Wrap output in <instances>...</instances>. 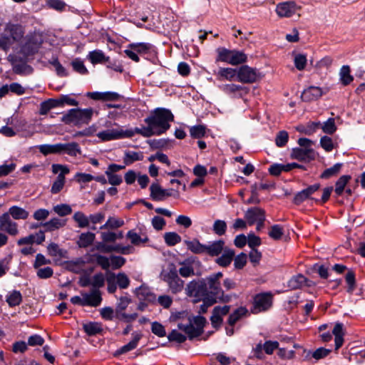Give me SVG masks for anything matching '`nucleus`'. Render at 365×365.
<instances>
[{"label": "nucleus", "mask_w": 365, "mask_h": 365, "mask_svg": "<svg viewBox=\"0 0 365 365\" xmlns=\"http://www.w3.org/2000/svg\"><path fill=\"white\" fill-rule=\"evenodd\" d=\"M223 274L221 272L213 273L206 278L194 279L185 288L186 294L193 298L195 302L210 297H219L221 302H227L230 297L224 294L220 287V279Z\"/></svg>", "instance_id": "1"}, {"label": "nucleus", "mask_w": 365, "mask_h": 365, "mask_svg": "<svg viewBox=\"0 0 365 365\" xmlns=\"http://www.w3.org/2000/svg\"><path fill=\"white\" fill-rule=\"evenodd\" d=\"M173 119L174 116L170 110L158 108L144 120L147 125L152 126L156 135H160L170 128V122Z\"/></svg>", "instance_id": "2"}, {"label": "nucleus", "mask_w": 365, "mask_h": 365, "mask_svg": "<svg viewBox=\"0 0 365 365\" xmlns=\"http://www.w3.org/2000/svg\"><path fill=\"white\" fill-rule=\"evenodd\" d=\"M93 113L92 108H72L63 115L61 120L66 124L87 125L91 122Z\"/></svg>", "instance_id": "3"}, {"label": "nucleus", "mask_w": 365, "mask_h": 365, "mask_svg": "<svg viewBox=\"0 0 365 365\" xmlns=\"http://www.w3.org/2000/svg\"><path fill=\"white\" fill-rule=\"evenodd\" d=\"M104 126L106 130L100 131L96 135L101 141L106 142L133 136L132 130H123L122 127L116 123L106 120Z\"/></svg>", "instance_id": "4"}, {"label": "nucleus", "mask_w": 365, "mask_h": 365, "mask_svg": "<svg viewBox=\"0 0 365 365\" xmlns=\"http://www.w3.org/2000/svg\"><path fill=\"white\" fill-rule=\"evenodd\" d=\"M23 27L19 24L8 23L4 28V35L9 34L10 37L0 36V48L4 51L9 49L11 46L19 41L24 36Z\"/></svg>", "instance_id": "5"}, {"label": "nucleus", "mask_w": 365, "mask_h": 365, "mask_svg": "<svg viewBox=\"0 0 365 365\" xmlns=\"http://www.w3.org/2000/svg\"><path fill=\"white\" fill-rule=\"evenodd\" d=\"M217 52V61L225 62L233 66L243 63L247 59V55L241 51L219 48Z\"/></svg>", "instance_id": "6"}, {"label": "nucleus", "mask_w": 365, "mask_h": 365, "mask_svg": "<svg viewBox=\"0 0 365 365\" xmlns=\"http://www.w3.org/2000/svg\"><path fill=\"white\" fill-rule=\"evenodd\" d=\"M160 278L168 284L173 293L176 294L182 290L184 282L178 277V271L173 265L166 270H163Z\"/></svg>", "instance_id": "7"}, {"label": "nucleus", "mask_w": 365, "mask_h": 365, "mask_svg": "<svg viewBox=\"0 0 365 365\" xmlns=\"http://www.w3.org/2000/svg\"><path fill=\"white\" fill-rule=\"evenodd\" d=\"M51 170L53 173L58 174V176L51 186V192L53 194H57L63 188L65 176L69 173L70 170L67 165L61 164H53Z\"/></svg>", "instance_id": "8"}, {"label": "nucleus", "mask_w": 365, "mask_h": 365, "mask_svg": "<svg viewBox=\"0 0 365 365\" xmlns=\"http://www.w3.org/2000/svg\"><path fill=\"white\" fill-rule=\"evenodd\" d=\"M273 296L270 292L260 293L255 295L253 306L251 309L252 314L265 312L272 306Z\"/></svg>", "instance_id": "9"}, {"label": "nucleus", "mask_w": 365, "mask_h": 365, "mask_svg": "<svg viewBox=\"0 0 365 365\" xmlns=\"http://www.w3.org/2000/svg\"><path fill=\"white\" fill-rule=\"evenodd\" d=\"M260 73L248 66H242L237 69V79L243 83H252L260 79Z\"/></svg>", "instance_id": "10"}, {"label": "nucleus", "mask_w": 365, "mask_h": 365, "mask_svg": "<svg viewBox=\"0 0 365 365\" xmlns=\"http://www.w3.org/2000/svg\"><path fill=\"white\" fill-rule=\"evenodd\" d=\"M131 302V299L128 295L122 296L118 299L115 308V317L125 322H131L137 318V314H128L123 312Z\"/></svg>", "instance_id": "11"}, {"label": "nucleus", "mask_w": 365, "mask_h": 365, "mask_svg": "<svg viewBox=\"0 0 365 365\" xmlns=\"http://www.w3.org/2000/svg\"><path fill=\"white\" fill-rule=\"evenodd\" d=\"M332 334L334 336L335 349L337 350L344 343V331L343 324L340 322L336 323L332 330V334L329 332L322 334L321 335L322 339L325 342L329 341L332 339Z\"/></svg>", "instance_id": "12"}, {"label": "nucleus", "mask_w": 365, "mask_h": 365, "mask_svg": "<svg viewBox=\"0 0 365 365\" xmlns=\"http://www.w3.org/2000/svg\"><path fill=\"white\" fill-rule=\"evenodd\" d=\"M41 42L36 34H29L24 38V43L21 47V52L25 56L34 55L40 47Z\"/></svg>", "instance_id": "13"}, {"label": "nucleus", "mask_w": 365, "mask_h": 365, "mask_svg": "<svg viewBox=\"0 0 365 365\" xmlns=\"http://www.w3.org/2000/svg\"><path fill=\"white\" fill-rule=\"evenodd\" d=\"M11 217L7 212L0 216V231H4L11 236H16L19 234L18 225Z\"/></svg>", "instance_id": "14"}, {"label": "nucleus", "mask_w": 365, "mask_h": 365, "mask_svg": "<svg viewBox=\"0 0 365 365\" xmlns=\"http://www.w3.org/2000/svg\"><path fill=\"white\" fill-rule=\"evenodd\" d=\"M299 7L294 1H285L277 5L276 12L280 17H290L294 14Z\"/></svg>", "instance_id": "15"}, {"label": "nucleus", "mask_w": 365, "mask_h": 365, "mask_svg": "<svg viewBox=\"0 0 365 365\" xmlns=\"http://www.w3.org/2000/svg\"><path fill=\"white\" fill-rule=\"evenodd\" d=\"M45 238L44 231L40 230L35 234H31L19 239L16 243L19 246L32 245L34 243L41 245L45 241Z\"/></svg>", "instance_id": "16"}, {"label": "nucleus", "mask_w": 365, "mask_h": 365, "mask_svg": "<svg viewBox=\"0 0 365 365\" xmlns=\"http://www.w3.org/2000/svg\"><path fill=\"white\" fill-rule=\"evenodd\" d=\"M290 156L297 160L309 161L314 159L315 153L313 149L294 148L292 150Z\"/></svg>", "instance_id": "17"}, {"label": "nucleus", "mask_w": 365, "mask_h": 365, "mask_svg": "<svg viewBox=\"0 0 365 365\" xmlns=\"http://www.w3.org/2000/svg\"><path fill=\"white\" fill-rule=\"evenodd\" d=\"M245 217L247 223L252 225L259 220H265V213L264 210L259 207H251L246 211Z\"/></svg>", "instance_id": "18"}, {"label": "nucleus", "mask_w": 365, "mask_h": 365, "mask_svg": "<svg viewBox=\"0 0 365 365\" xmlns=\"http://www.w3.org/2000/svg\"><path fill=\"white\" fill-rule=\"evenodd\" d=\"M59 155L67 154L71 157H76L81 153L79 145L76 142L68 143H58Z\"/></svg>", "instance_id": "19"}, {"label": "nucleus", "mask_w": 365, "mask_h": 365, "mask_svg": "<svg viewBox=\"0 0 365 365\" xmlns=\"http://www.w3.org/2000/svg\"><path fill=\"white\" fill-rule=\"evenodd\" d=\"M142 336L143 334L140 332H133L132 340L125 345L120 347L119 349H118L117 354H123L135 349L138 346L139 341L142 339Z\"/></svg>", "instance_id": "20"}, {"label": "nucleus", "mask_w": 365, "mask_h": 365, "mask_svg": "<svg viewBox=\"0 0 365 365\" xmlns=\"http://www.w3.org/2000/svg\"><path fill=\"white\" fill-rule=\"evenodd\" d=\"M323 95L321 88L317 86H310L304 89L302 93V98L304 101H312L317 100Z\"/></svg>", "instance_id": "21"}, {"label": "nucleus", "mask_w": 365, "mask_h": 365, "mask_svg": "<svg viewBox=\"0 0 365 365\" xmlns=\"http://www.w3.org/2000/svg\"><path fill=\"white\" fill-rule=\"evenodd\" d=\"M216 78L219 81H232L237 77V69L232 68H220L214 72Z\"/></svg>", "instance_id": "22"}, {"label": "nucleus", "mask_w": 365, "mask_h": 365, "mask_svg": "<svg viewBox=\"0 0 365 365\" xmlns=\"http://www.w3.org/2000/svg\"><path fill=\"white\" fill-rule=\"evenodd\" d=\"M330 353V350L320 347L315 350L314 351H312L311 350H304V358L305 360L311 361L312 359L315 360H319L321 359L324 358Z\"/></svg>", "instance_id": "23"}, {"label": "nucleus", "mask_w": 365, "mask_h": 365, "mask_svg": "<svg viewBox=\"0 0 365 365\" xmlns=\"http://www.w3.org/2000/svg\"><path fill=\"white\" fill-rule=\"evenodd\" d=\"M86 306L98 307L102 301L101 293L98 290L94 289L90 293H83Z\"/></svg>", "instance_id": "24"}, {"label": "nucleus", "mask_w": 365, "mask_h": 365, "mask_svg": "<svg viewBox=\"0 0 365 365\" xmlns=\"http://www.w3.org/2000/svg\"><path fill=\"white\" fill-rule=\"evenodd\" d=\"M126 237L130 240V243L135 246H139L149 240L145 234L138 235L134 230H129L126 234Z\"/></svg>", "instance_id": "25"}, {"label": "nucleus", "mask_w": 365, "mask_h": 365, "mask_svg": "<svg viewBox=\"0 0 365 365\" xmlns=\"http://www.w3.org/2000/svg\"><path fill=\"white\" fill-rule=\"evenodd\" d=\"M9 215L16 220H26L29 216V212L25 209L14 205L11 206L7 212Z\"/></svg>", "instance_id": "26"}, {"label": "nucleus", "mask_w": 365, "mask_h": 365, "mask_svg": "<svg viewBox=\"0 0 365 365\" xmlns=\"http://www.w3.org/2000/svg\"><path fill=\"white\" fill-rule=\"evenodd\" d=\"M225 242L223 240H217L208 245H205V253L211 256H217L224 250Z\"/></svg>", "instance_id": "27"}, {"label": "nucleus", "mask_w": 365, "mask_h": 365, "mask_svg": "<svg viewBox=\"0 0 365 365\" xmlns=\"http://www.w3.org/2000/svg\"><path fill=\"white\" fill-rule=\"evenodd\" d=\"M66 223V221L65 220L53 217L44 223H41V226L46 228V231L52 232L64 227Z\"/></svg>", "instance_id": "28"}, {"label": "nucleus", "mask_w": 365, "mask_h": 365, "mask_svg": "<svg viewBox=\"0 0 365 365\" xmlns=\"http://www.w3.org/2000/svg\"><path fill=\"white\" fill-rule=\"evenodd\" d=\"M8 61L11 62V63L13 65L14 71L16 73H22L26 69H31V68L27 66L25 63H19V62L20 61L19 58L15 55H9Z\"/></svg>", "instance_id": "29"}, {"label": "nucleus", "mask_w": 365, "mask_h": 365, "mask_svg": "<svg viewBox=\"0 0 365 365\" xmlns=\"http://www.w3.org/2000/svg\"><path fill=\"white\" fill-rule=\"evenodd\" d=\"M135 294L140 300L151 302L155 299L154 294L150 289L146 286L142 285L135 289Z\"/></svg>", "instance_id": "30"}, {"label": "nucleus", "mask_w": 365, "mask_h": 365, "mask_svg": "<svg viewBox=\"0 0 365 365\" xmlns=\"http://www.w3.org/2000/svg\"><path fill=\"white\" fill-rule=\"evenodd\" d=\"M178 327L179 329L183 331L190 339L199 336L201 334L194 326L192 321H189V323L187 324L180 323Z\"/></svg>", "instance_id": "31"}, {"label": "nucleus", "mask_w": 365, "mask_h": 365, "mask_svg": "<svg viewBox=\"0 0 365 365\" xmlns=\"http://www.w3.org/2000/svg\"><path fill=\"white\" fill-rule=\"evenodd\" d=\"M88 58L93 64L102 63L108 61V57L106 56L101 50H94L89 52Z\"/></svg>", "instance_id": "32"}, {"label": "nucleus", "mask_w": 365, "mask_h": 365, "mask_svg": "<svg viewBox=\"0 0 365 365\" xmlns=\"http://www.w3.org/2000/svg\"><path fill=\"white\" fill-rule=\"evenodd\" d=\"M124 225L123 220L115 217H109L106 222L105 224L101 226V230H106V229H118Z\"/></svg>", "instance_id": "33"}, {"label": "nucleus", "mask_w": 365, "mask_h": 365, "mask_svg": "<svg viewBox=\"0 0 365 365\" xmlns=\"http://www.w3.org/2000/svg\"><path fill=\"white\" fill-rule=\"evenodd\" d=\"M185 244L192 252L195 254L205 253V245L201 244L197 240H185Z\"/></svg>", "instance_id": "34"}, {"label": "nucleus", "mask_w": 365, "mask_h": 365, "mask_svg": "<svg viewBox=\"0 0 365 365\" xmlns=\"http://www.w3.org/2000/svg\"><path fill=\"white\" fill-rule=\"evenodd\" d=\"M243 87L240 85L233 83L226 84L221 87L222 91L227 95L232 97H238L241 96V91Z\"/></svg>", "instance_id": "35"}, {"label": "nucleus", "mask_w": 365, "mask_h": 365, "mask_svg": "<svg viewBox=\"0 0 365 365\" xmlns=\"http://www.w3.org/2000/svg\"><path fill=\"white\" fill-rule=\"evenodd\" d=\"M235 256V252L232 250L225 249L222 256L217 259V263L222 267L229 265Z\"/></svg>", "instance_id": "36"}, {"label": "nucleus", "mask_w": 365, "mask_h": 365, "mask_svg": "<svg viewBox=\"0 0 365 365\" xmlns=\"http://www.w3.org/2000/svg\"><path fill=\"white\" fill-rule=\"evenodd\" d=\"M38 150L43 155H48L51 154H58L59 148L58 143L56 144H42L38 145Z\"/></svg>", "instance_id": "37"}, {"label": "nucleus", "mask_w": 365, "mask_h": 365, "mask_svg": "<svg viewBox=\"0 0 365 365\" xmlns=\"http://www.w3.org/2000/svg\"><path fill=\"white\" fill-rule=\"evenodd\" d=\"M351 70L349 66H343L339 72L340 81L344 86H347L350 84L353 80L354 77L351 75Z\"/></svg>", "instance_id": "38"}, {"label": "nucleus", "mask_w": 365, "mask_h": 365, "mask_svg": "<svg viewBox=\"0 0 365 365\" xmlns=\"http://www.w3.org/2000/svg\"><path fill=\"white\" fill-rule=\"evenodd\" d=\"M95 240V234L91 232L82 233L79 236L78 245L80 247H87L91 245Z\"/></svg>", "instance_id": "39"}, {"label": "nucleus", "mask_w": 365, "mask_h": 365, "mask_svg": "<svg viewBox=\"0 0 365 365\" xmlns=\"http://www.w3.org/2000/svg\"><path fill=\"white\" fill-rule=\"evenodd\" d=\"M150 197L153 200L162 201L163 200V195L165 194V189H163L158 184L153 183L150 187Z\"/></svg>", "instance_id": "40"}, {"label": "nucleus", "mask_w": 365, "mask_h": 365, "mask_svg": "<svg viewBox=\"0 0 365 365\" xmlns=\"http://www.w3.org/2000/svg\"><path fill=\"white\" fill-rule=\"evenodd\" d=\"M143 159V153L135 152V151H127L125 153V156H124L123 160H124L125 165H128L135 161L142 160Z\"/></svg>", "instance_id": "41"}, {"label": "nucleus", "mask_w": 365, "mask_h": 365, "mask_svg": "<svg viewBox=\"0 0 365 365\" xmlns=\"http://www.w3.org/2000/svg\"><path fill=\"white\" fill-rule=\"evenodd\" d=\"M351 179V176L348 175H344L341 176L335 184L334 192L337 196L341 195L343 193L344 188Z\"/></svg>", "instance_id": "42"}, {"label": "nucleus", "mask_w": 365, "mask_h": 365, "mask_svg": "<svg viewBox=\"0 0 365 365\" xmlns=\"http://www.w3.org/2000/svg\"><path fill=\"white\" fill-rule=\"evenodd\" d=\"M320 125V122H310L307 125L299 126L297 130L302 133L310 135L319 128Z\"/></svg>", "instance_id": "43"}, {"label": "nucleus", "mask_w": 365, "mask_h": 365, "mask_svg": "<svg viewBox=\"0 0 365 365\" xmlns=\"http://www.w3.org/2000/svg\"><path fill=\"white\" fill-rule=\"evenodd\" d=\"M306 277L302 274L292 277L288 282V287L291 289H297L305 284Z\"/></svg>", "instance_id": "44"}, {"label": "nucleus", "mask_w": 365, "mask_h": 365, "mask_svg": "<svg viewBox=\"0 0 365 365\" xmlns=\"http://www.w3.org/2000/svg\"><path fill=\"white\" fill-rule=\"evenodd\" d=\"M110 276L113 277L115 282L121 289H126L130 284L128 277L123 272H120L118 274H113Z\"/></svg>", "instance_id": "45"}, {"label": "nucleus", "mask_w": 365, "mask_h": 365, "mask_svg": "<svg viewBox=\"0 0 365 365\" xmlns=\"http://www.w3.org/2000/svg\"><path fill=\"white\" fill-rule=\"evenodd\" d=\"M22 301V296L20 292L14 290L6 296V302L10 307H16L20 304Z\"/></svg>", "instance_id": "46"}, {"label": "nucleus", "mask_w": 365, "mask_h": 365, "mask_svg": "<svg viewBox=\"0 0 365 365\" xmlns=\"http://www.w3.org/2000/svg\"><path fill=\"white\" fill-rule=\"evenodd\" d=\"M73 220L78 224L80 228H84L89 226V219L82 212H76L73 216Z\"/></svg>", "instance_id": "47"}, {"label": "nucleus", "mask_w": 365, "mask_h": 365, "mask_svg": "<svg viewBox=\"0 0 365 365\" xmlns=\"http://www.w3.org/2000/svg\"><path fill=\"white\" fill-rule=\"evenodd\" d=\"M181 267L178 272L182 277H189L195 275L192 264L190 262H182L180 263Z\"/></svg>", "instance_id": "48"}, {"label": "nucleus", "mask_w": 365, "mask_h": 365, "mask_svg": "<svg viewBox=\"0 0 365 365\" xmlns=\"http://www.w3.org/2000/svg\"><path fill=\"white\" fill-rule=\"evenodd\" d=\"M247 312V310L245 307H240L237 309L233 313H232L228 318V324L230 326H233L235 323Z\"/></svg>", "instance_id": "49"}, {"label": "nucleus", "mask_w": 365, "mask_h": 365, "mask_svg": "<svg viewBox=\"0 0 365 365\" xmlns=\"http://www.w3.org/2000/svg\"><path fill=\"white\" fill-rule=\"evenodd\" d=\"M164 240L167 245L175 246L181 242V237L175 232H169L165 233Z\"/></svg>", "instance_id": "50"}, {"label": "nucleus", "mask_w": 365, "mask_h": 365, "mask_svg": "<svg viewBox=\"0 0 365 365\" xmlns=\"http://www.w3.org/2000/svg\"><path fill=\"white\" fill-rule=\"evenodd\" d=\"M83 329L88 335H95L102 331V327L99 323L90 322L83 325Z\"/></svg>", "instance_id": "51"}, {"label": "nucleus", "mask_w": 365, "mask_h": 365, "mask_svg": "<svg viewBox=\"0 0 365 365\" xmlns=\"http://www.w3.org/2000/svg\"><path fill=\"white\" fill-rule=\"evenodd\" d=\"M342 163H336L332 167L326 169L321 175L322 178L328 179L332 176L336 175L341 170Z\"/></svg>", "instance_id": "52"}, {"label": "nucleus", "mask_w": 365, "mask_h": 365, "mask_svg": "<svg viewBox=\"0 0 365 365\" xmlns=\"http://www.w3.org/2000/svg\"><path fill=\"white\" fill-rule=\"evenodd\" d=\"M284 229L281 225H274L270 227L268 235L274 240H279L284 235Z\"/></svg>", "instance_id": "53"}, {"label": "nucleus", "mask_w": 365, "mask_h": 365, "mask_svg": "<svg viewBox=\"0 0 365 365\" xmlns=\"http://www.w3.org/2000/svg\"><path fill=\"white\" fill-rule=\"evenodd\" d=\"M319 128L322 129L324 133L329 135L333 134L336 130L335 120L331 118H329L322 125L321 124Z\"/></svg>", "instance_id": "54"}, {"label": "nucleus", "mask_w": 365, "mask_h": 365, "mask_svg": "<svg viewBox=\"0 0 365 365\" xmlns=\"http://www.w3.org/2000/svg\"><path fill=\"white\" fill-rule=\"evenodd\" d=\"M227 230V223L224 220H216L212 226V230L213 232L219 235L222 236L223 235Z\"/></svg>", "instance_id": "55"}, {"label": "nucleus", "mask_w": 365, "mask_h": 365, "mask_svg": "<svg viewBox=\"0 0 365 365\" xmlns=\"http://www.w3.org/2000/svg\"><path fill=\"white\" fill-rule=\"evenodd\" d=\"M133 132V135L135 134H140L143 137L148 138L152 135H156L155 131L152 128V126L148 125L147 127L143 128H135L134 130H131Z\"/></svg>", "instance_id": "56"}, {"label": "nucleus", "mask_w": 365, "mask_h": 365, "mask_svg": "<svg viewBox=\"0 0 365 365\" xmlns=\"http://www.w3.org/2000/svg\"><path fill=\"white\" fill-rule=\"evenodd\" d=\"M53 211L59 216L64 217L72 212V209L67 204H60L53 207Z\"/></svg>", "instance_id": "57"}, {"label": "nucleus", "mask_w": 365, "mask_h": 365, "mask_svg": "<svg viewBox=\"0 0 365 365\" xmlns=\"http://www.w3.org/2000/svg\"><path fill=\"white\" fill-rule=\"evenodd\" d=\"M205 126L202 125L192 126L190 128V134L194 138H200L205 135Z\"/></svg>", "instance_id": "58"}, {"label": "nucleus", "mask_w": 365, "mask_h": 365, "mask_svg": "<svg viewBox=\"0 0 365 365\" xmlns=\"http://www.w3.org/2000/svg\"><path fill=\"white\" fill-rule=\"evenodd\" d=\"M36 276L39 279H48L51 277L53 274V270L50 267H39L38 269H36Z\"/></svg>", "instance_id": "59"}, {"label": "nucleus", "mask_w": 365, "mask_h": 365, "mask_svg": "<svg viewBox=\"0 0 365 365\" xmlns=\"http://www.w3.org/2000/svg\"><path fill=\"white\" fill-rule=\"evenodd\" d=\"M49 63L54 66L56 74L58 76L63 77L68 76L66 68L60 63L58 58H54Z\"/></svg>", "instance_id": "60"}, {"label": "nucleus", "mask_w": 365, "mask_h": 365, "mask_svg": "<svg viewBox=\"0 0 365 365\" xmlns=\"http://www.w3.org/2000/svg\"><path fill=\"white\" fill-rule=\"evenodd\" d=\"M289 139V135L288 133L285 130H281L279 131L275 138V143L277 146L282 148L284 147Z\"/></svg>", "instance_id": "61"}, {"label": "nucleus", "mask_w": 365, "mask_h": 365, "mask_svg": "<svg viewBox=\"0 0 365 365\" xmlns=\"http://www.w3.org/2000/svg\"><path fill=\"white\" fill-rule=\"evenodd\" d=\"M51 261L47 259L43 255L38 253L36 255L35 260L33 264L34 269H38L43 265L51 264Z\"/></svg>", "instance_id": "62"}, {"label": "nucleus", "mask_w": 365, "mask_h": 365, "mask_svg": "<svg viewBox=\"0 0 365 365\" xmlns=\"http://www.w3.org/2000/svg\"><path fill=\"white\" fill-rule=\"evenodd\" d=\"M73 68L75 71L78 72L80 74H86L88 73V70L86 68L83 61L80 58H76L71 63Z\"/></svg>", "instance_id": "63"}, {"label": "nucleus", "mask_w": 365, "mask_h": 365, "mask_svg": "<svg viewBox=\"0 0 365 365\" xmlns=\"http://www.w3.org/2000/svg\"><path fill=\"white\" fill-rule=\"evenodd\" d=\"M152 332L159 337H163L166 335L165 327L159 322H154L151 324Z\"/></svg>", "instance_id": "64"}]
</instances>
